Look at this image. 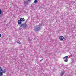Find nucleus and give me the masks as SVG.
<instances>
[{"mask_svg":"<svg viewBox=\"0 0 76 76\" xmlns=\"http://www.w3.org/2000/svg\"><path fill=\"white\" fill-rule=\"evenodd\" d=\"M64 74V72L62 71V72L61 73V74L60 75V76H63V75Z\"/></svg>","mask_w":76,"mask_h":76,"instance_id":"5","label":"nucleus"},{"mask_svg":"<svg viewBox=\"0 0 76 76\" xmlns=\"http://www.w3.org/2000/svg\"><path fill=\"white\" fill-rule=\"evenodd\" d=\"M69 58L68 57V56H66L63 58V59H64L65 60H66V59H67V58Z\"/></svg>","mask_w":76,"mask_h":76,"instance_id":"8","label":"nucleus"},{"mask_svg":"<svg viewBox=\"0 0 76 76\" xmlns=\"http://www.w3.org/2000/svg\"><path fill=\"white\" fill-rule=\"evenodd\" d=\"M43 60V59H42V60H40V62H41V61H42V60Z\"/></svg>","mask_w":76,"mask_h":76,"instance_id":"19","label":"nucleus"},{"mask_svg":"<svg viewBox=\"0 0 76 76\" xmlns=\"http://www.w3.org/2000/svg\"><path fill=\"white\" fill-rule=\"evenodd\" d=\"M28 19L27 20H26V22H28Z\"/></svg>","mask_w":76,"mask_h":76,"instance_id":"18","label":"nucleus"},{"mask_svg":"<svg viewBox=\"0 0 76 76\" xmlns=\"http://www.w3.org/2000/svg\"><path fill=\"white\" fill-rule=\"evenodd\" d=\"M0 76H3V74H2V72H0Z\"/></svg>","mask_w":76,"mask_h":76,"instance_id":"14","label":"nucleus"},{"mask_svg":"<svg viewBox=\"0 0 76 76\" xmlns=\"http://www.w3.org/2000/svg\"><path fill=\"white\" fill-rule=\"evenodd\" d=\"M31 1L32 0H26V1H24V4L25 6H27V5H28V3H30V2H31Z\"/></svg>","mask_w":76,"mask_h":76,"instance_id":"2","label":"nucleus"},{"mask_svg":"<svg viewBox=\"0 0 76 76\" xmlns=\"http://www.w3.org/2000/svg\"><path fill=\"white\" fill-rule=\"evenodd\" d=\"M37 1H38V0H35L34 2V3H35L37 2Z\"/></svg>","mask_w":76,"mask_h":76,"instance_id":"11","label":"nucleus"},{"mask_svg":"<svg viewBox=\"0 0 76 76\" xmlns=\"http://www.w3.org/2000/svg\"><path fill=\"white\" fill-rule=\"evenodd\" d=\"M1 37V34H0V38Z\"/></svg>","mask_w":76,"mask_h":76,"instance_id":"20","label":"nucleus"},{"mask_svg":"<svg viewBox=\"0 0 76 76\" xmlns=\"http://www.w3.org/2000/svg\"><path fill=\"white\" fill-rule=\"evenodd\" d=\"M3 71V69L1 67H0V72H2Z\"/></svg>","mask_w":76,"mask_h":76,"instance_id":"12","label":"nucleus"},{"mask_svg":"<svg viewBox=\"0 0 76 76\" xmlns=\"http://www.w3.org/2000/svg\"><path fill=\"white\" fill-rule=\"evenodd\" d=\"M21 21L22 22H24L25 21V19L23 18H22L20 19Z\"/></svg>","mask_w":76,"mask_h":76,"instance_id":"7","label":"nucleus"},{"mask_svg":"<svg viewBox=\"0 0 76 76\" xmlns=\"http://www.w3.org/2000/svg\"><path fill=\"white\" fill-rule=\"evenodd\" d=\"M42 25V23H40L39 24V25L38 26V27H37L35 29V31H39L41 30V26Z\"/></svg>","mask_w":76,"mask_h":76,"instance_id":"1","label":"nucleus"},{"mask_svg":"<svg viewBox=\"0 0 76 76\" xmlns=\"http://www.w3.org/2000/svg\"><path fill=\"white\" fill-rule=\"evenodd\" d=\"M59 39L60 41H63V39H64V37H63L62 36H61L59 37Z\"/></svg>","mask_w":76,"mask_h":76,"instance_id":"4","label":"nucleus"},{"mask_svg":"<svg viewBox=\"0 0 76 76\" xmlns=\"http://www.w3.org/2000/svg\"><path fill=\"white\" fill-rule=\"evenodd\" d=\"M2 13V11L1 10H0V15H1V14Z\"/></svg>","mask_w":76,"mask_h":76,"instance_id":"16","label":"nucleus"},{"mask_svg":"<svg viewBox=\"0 0 76 76\" xmlns=\"http://www.w3.org/2000/svg\"><path fill=\"white\" fill-rule=\"evenodd\" d=\"M2 71L3 72L2 73H4L6 72V70H5V69H4L3 70H2Z\"/></svg>","mask_w":76,"mask_h":76,"instance_id":"10","label":"nucleus"},{"mask_svg":"<svg viewBox=\"0 0 76 76\" xmlns=\"http://www.w3.org/2000/svg\"><path fill=\"white\" fill-rule=\"evenodd\" d=\"M62 66H63V67H65L64 66H65V65H62Z\"/></svg>","mask_w":76,"mask_h":76,"instance_id":"17","label":"nucleus"},{"mask_svg":"<svg viewBox=\"0 0 76 76\" xmlns=\"http://www.w3.org/2000/svg\"><path fill=\"white\" fill-rule=\"evenodd\" d=\"M16 42H17V43H18V44H21V43L19 41H17Z\"/></svg>","mask_w":76,"mask_h":76,"instance_id":"9","label":"nucleus"},{"mask_svg":"<svg viewBox=\"0 0 76 76\" xmlns=\"http://www.w3.org/2000/svg\"><path fill=\"white\" fill-rule=\"evenodd\" d=\"M64 61H65V62H67V61H68V59L65 60Z\"/></svg>","mask_w":76,"mask_h":76,"instance_id":"15","label":"nucleus"},{"mask_svg":"<svg viewBox=\"0 0 76 76\" xmlns=\"http://www.w3.org/2000/svg\"><path fill=\"white\" fill-rule=\"evenodd\" d=\"M18 23L19 25H20V24H21L22 23V21L21 20H19L18 21Z\"/></svg>","mask_w":76,"mask_h":76,"instance_id":"6","label":"nucleus"},{"mask_svg":"<svg viewBox=\"0 0 76 76\" xmlns=\"http://www.w3.org/2000/svg\"><path fill=\"white\" fill-rule=\"evenodd\" d=\"M22 28H22H22L20 27V28H19V29L20 30H23V29Z\"/></svg>","mask_w":76,"mask_h":76,"instance_id":"13","label":"nucleus"},{"mask_svg":"<svg viewBox=\"0 0 76 76\" xmlns=\"http://www.w3.org/2000/svg\"><path fill=\"white\" fill-rule=\"evenodd\" d=\"M26 26H27V24L26 23L21 24V25L20 26V28H22H22H24V29H25Z\"/></svg>","mask_w":76,"mask_h":76,"instance_id":"3","label":"nucleus"}]
</instances>
